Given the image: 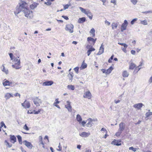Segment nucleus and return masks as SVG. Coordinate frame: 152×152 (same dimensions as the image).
I'll return each mask as SVG.
<instances>
[{
  "label": "nucleus",
  "mask_w": 152,
  "mask_h": 152,
  "mask_svg": "<svg viewBox=\"0 0 152 152\" xmlns=\"http://www.w3.org/2000/svg\"><path fill=\"white\" fill-rule=\"evenodd\" d=\"M110 2L113 3L115 5L116 4V0H111Z\"/></svg>",
  "instance_id": "nucleus-44"
},
{
  "label": "nucleus",
  "mask_w": 152,
  "mask_h": 152,
  "mask_svg": "<svg viewBox=\"0 0 152 152\" xmlns=\"http://www.w3.org/2000/svg\"><path fill=\"white\" fill-rule=\"evenodd\" d=\"M129 150H132L134 152H135L137 151V148H134L133 147H131L129 148Z\"/></svg>",
  "instance_id": "nucleus-38"
},
{
  "label": "nucleus",
  "mask_w": 152,
  "mask_h": 152,
  "mask_svg": "<svg viewBox=\"0 0 152 152\" xmlns=\"http://www.w3.org/2000/svg\"><path fill=\"white\" fill-rule=\"evenodd\" d=\"M129 75V74L126 71H124L123 72L122 75L124 77H127Z\"/></svg>",
  "instance_id": "nucleus-25"
},
{
  "label": "nucleus",
  "mask_w": 152,
  "mask_h": 152,
  "mask_svg": "<svg viewBox=\"0 0 152 152\" xmlns=\"http://www.w3.org/2000/svg\"><path fill=\"white\" fill-rule=\"evenodd\" d=\"M86 19L85 17L80 18L79 19L78 23H82L86 21Z\"/></svg>",
  "instance_id": "nucleus-17"
},
{
  "label": "nucleus",
  "mask_w": 152,
  "mask_h": 152,
  "mask_svg": "<svg viewBox=\"0 0 152 152\" xmlns=\"http://www.w3.org/2000/svg\"><path fill=\"white\" fill-rule=\"evenodd\" d=\"M79 9L82 12L84 13L85 14L86 13V12H87V11H86L82 7H79Z\"/></svg>",
  "instance_id": "nucleus-34"
},
{
  "label": "nucleus",
  "mask_w": 152,
  "mask_h": 152,
  "mask_svg": "<svg viewBox=\"0 0 152 152\" xmlns=\"http://www.w3.org/2000/svg\"><path fill=\"white\" fill-rule=\"evenodd\" d=\"M62 18H63L64 19H65L66 20H68L69 19L68 18L67 16H62Z\"/></svg>",
  "instance_id": "nucleus-51"
},
{
  "label": "nucleus",
  "mask_w": 152,
  "mask_h": 152,
  "mask_svg": "<svg viewBox=\"0 0 152 152\" xmlns=\"http://www.w3.org/2000/svg\"><path fill=\"white\" fill-rule=\"evenodd\" d=\"M53 82L52 81H48L44 82L42 84L43 86H50L52 85Z\"/></svg>",
  "instance_id": "nucleus-15"
},
{
  "label": "nucleus",
  "mask_w": 152,
  "mask_h": 152,
  "mask_svg": "<svg viewBox=\"0 0 152 152\" xmlns=\"http://www.w3.org/2000/svg\"><path fill=\"white\" fill-rule=\"evenodd\" d=\"M12 83L8 80H6V79H4L3 83V85L4 86H10L12 85Z\"/></svg>",
  "instance_id": "nucleus-8"
},
{
  "label": "nucleus",
  "mask_w": 152,
  "mask_h": 152,
  "mask_svg": "<svg viewBox=\"0 0 152 152\" xmlns=\"http://www.w3.org/2000/svg\"><path fill=\"white\" fill-rule=\"evenodd\" d=\"M137 20V18H135L133 19L131 22V23L132 25H133L134 24V23L135 21H136Z\"/></svg>",
  "instance_id": "nucleus-36"
},
{
  "label": "nucleus",
  "mask_w": 152,
  "mask_h": 152,
  "mask_svg": "<svg viewBox=\"0 0 152 152\" xmlns=\"http://www.w3.org/2000/svg\"><path fill=\"white\" fill-rule=\"evenodd\" d=\"M81 146L80 145H78L77 146V148L79 149H80L81 148Z\"/></svg>",
  "instance_id": "nucleus-62"
},
{
  "label": "nucleus",
  "mask_w": 152,
  "mask_h": 152,
  "mask_svg": "<svg viewBox=\"0 0 152 152\" xmlns=\"http://www.w3.org/2000/svg\"><path fill=\"white\" fill-rule=\"evenodd\" d=\"M143 104L142 103H139L134 104L133 107L137 110H140L142 107Z\"/></svg>",
  "instance_id": "nucleus-13"
},
{
  "label": "nucleus",
  "mask_w": 152,
  "mask_h": 152,
  "mask_svg": "<svg viewBox=\"0 0 152 152\" xmlns=\"http://www.w3.org/2000/svg\"><path fill=\"white\" fill-rule=\"evenodd\" d=\"M128 23L127 21L126 20H125L121 26V32H123L126 29Z\"/></svg>",
  "instance_id": "nucleus-7"
},
{
  "label": "nucleus",
  "mask_w": 152,
  "mask_h": 152,
  "mask_svg": "<svg viewBox=\"0 0 152 152\" xmlns=\"http://www.w3.org/2000/svg\"><path fill=\"white\" fill-rule=\"evenodd\" d=\"M0 124H1V126H0L1 128H2L3 126H4L5 125L4 124V123L3 121H1V122Z\"/></svg>",
  "instance_id": "nucleus-48"
},
{
  "label": "nucleus",
  "mask_w": 152,
  "mask_h": 152,
  "mask_svg": "<svg viewBox=\"0 0 152 152\" xmlns=\"http://www.w3.org/2000/svg\"><path fill=\"white\" fill-rule=\"evenodd\" d=\"M4 142L5 144L6 145L7 147L10 148L11 147L12 145L9 143L7 141V140H5L4 141Z\"/></svg>",
  "instance_id": "nucleus-27"
},
{
  "label": "nucleus",
  "mask_w": 152,
  "mask_h": 152,
  "mask_svg": "<svg viewBox=\"0 0 152 152\" xmlns=\"http://www.w3.org/2000/svg\"><path fill=\"white\" fill-rule=\"evenodd\" d=\"M87 40L88 41H92L93 42L94 44L95 43V41L94 40V39L91 37H88Z\"/></svg>",
  "instance_id": "nucleus-28"
},
{
  "label": "nucleus",
  "mask_w": 152,
  "mask_h": 152,
  "mask_svg": "<svg viewBox=\"0 0 152 152\" xmlns=\"http://www.w3.org/2000/svg\"><path fill=\"white\" fill-rule=\"evenodd\" d=\"M23 128L25 129L26 130H28L29 129L28 127L27 126V125L25 124L24 127H23Z\"/></svg>",
  "instance_id": "nucleus-42"
},
{
  "label": "nucleus",
  "mask_w": 152,
  "mask_h": 152,
  "mask_svg": "<svg viewBox=\"0 0 152 152\" xmlns=\"http://www.w3.org/2000/svg\"><path fill=\"white\" fill-rule=\"evenodd\" d=\"M85 14L87 15L90 19L91 20L92 19V15L90 12L89 11H87Z\"/></svg>",
  "instance_id": "nucleus-19"
},
{
  "label": "nucleus",
  "mask_w": 152,
  "mask_h": 152,
  "mask_svg": "<svg viewBox=\"0 0 152 152\" xmlns=\"http://www.w3.org/2000/svg\"><path fill=\"white\" fill-rule=\"evenodd\" d=\"M41 110V109H39L37 111H34V114H38L40 112Z\"/></svg>",
  "instance_id": "nucleus-47"
},
{
  "label": "nucleus",
  "mask_w": 152,
  "mask_h": 152,
  "mask_svg": "<svg viewBox=\"0 0 152 152\" xmlns=\"http://www.w3.org/2000/svg\"><path fill=\"white\" fill-rule=\"evenodd\" d=\"M105 23L106 24H107L108 26H110V23L107 20H106L105 21Z\"/></svg>",
  "instance_id": "nucleus-49"
},
{
  "label": "nucleus",
  "mask_w": 152,
  "mask_h": 152,
  "mask_svg": "<svg viewBox=\"0 0 152 152\" xmlns=\"http://www.w3.org/2000/svg\"><path fill=\"white\" fill-rule=\"evenodd\" d=\"M11 60H13V61L15 62V63L12 65V66L13 68L16 69H19V60L17 58H15L13 56L12 53H10L9 54Z\"/></svg>",
  "instance_id": "nucleus-2"
},
{
  "label": "nucleus",
  "mask_w": 152,
  "mask_h": 152,
  "mask_svg": "<svg viewBox=\"0 0 152 152\" xmlns=\"http://www.w3.org/2000/svg\"><path fill=\"white\" fill-rule=\"evenodd\" d=\"M22 143L25 145L28 148L30 149H32L33 146L31 142H28L27 140H24L22 142V137L20 136V144H21Z\"/></svg>",
  "instance_id": "nucleus-3"
},
{
  "label": "nucleus",
  "mask_w": 152,
  "mask_h": 152,
  "mask_svg": "<svg viewBox=\"0 0 152 152\" xmlns=\"http://www.w3.org/2000/svg\"><path fill=\"white\" fill-rule=\"evenodd\" d=\"M95 30L94 28H92L90 30V33L91 34L95 33Z\"/></svg>",
  "instance_id": "nucleus-43"
},
{
  "label": "nucleus",
  "mask_w": 152,
  "mask_h": 152,
  "mask_svg": "<svg viewBox=\"0 0 152 152\" xmlns=\"http://www.w3.org/2000/svg\"><path fill=\"white\" fill-rule=\"evenodd\" d=\"M131 53L133 55H135L136 53V52H135V50H131Z\"/></svg>",
  "instance_id": "nucleus-50"
},
{
  "label": "nucleus",
  "mask_w": 152,
  "mask_h": 152,
  "mask_svg": "<svg viewBox=\"0 0 152 152\" xmlns=\"http://www.w3.org/2000/svg\"><path fill=\"white\" fill-rule=\"evenodd\" d=\"M112 27L113 29L114 28H116L117 27V24L113 23L112 24Z\"/></svg>",
  "instance_id": "nucleus-35"
},
{
  "label": "nucleus",
  "mask_w": 152,
  "mask_h": 152,
  "mask_svg": "<svg viewBox=\"0 0 152 152\" xmlns=\"http://www.w3.org/2000/svg\"><path fill=\"white\" fill-rule=\"evenodd\" d=\"M149 82L150 83H152V76L150 78V79L149 80Z\"/></svg>",
  "instance_id": "nucleus-61"
},
{
  "label": "nucleus",
  "mask_w": 152,
  "mask_h": 152,
  "mask_svg": "<svg viewBox=\"0 0 152 152\" xmlns=\"http://www.w3.org/2000/svg\"><path fill=\"white\" fill-rule=\"evenodd\" d=\"M91 94L89 91H87L83 95V97L85 98H88L90 99L91 98Z\"/></svg>",
  "instance_id": "nucleus-14"
},
{
  "label": "nucleus",
  "mask_w": 152,
  "mask_h": 152,
  "mask_svg": "<svg viewBox=\"0 0 152 152\" xmlns=\"http://www.w3.org/2000/svg\"><path fill=\"white\" fill-rule=\"evenodd\" d=\"M55 102L57 104H59L60 103V102L58 101V99H55Z\"/></svg>",
  "instance_id": "nucleus-57"
},
{
  "label": "nucleus",
  "mask_w": 152,
  "mask_h": 152,
  "mask_svg": "<svg viewBox=\"0 0 152 152\" xmlns=\"http://www.w3.org/2000/svg\"><path fill=\"white\" fill-rule=\"evenodd\" d=\"M13 97L12 95L9 93H7L5 96V98L6 99H8L11 97Z\"/></svg>",
  "instance_id": "nucleus-20"
},
{
  "label": "nucleus",
  "mask_w": 152,
  "mask_h": 152,
  "mask_svg": "<svg viewBox=\"0 0 152 152\" xmlns=\"http://www.w3.org/2000/svg\"><path fill=\"white\" fill-rule=\"evenodd\" d=\"M104 50V45H103V43L101 45L99 50V51L97 54V55H100L102 54Z\"/></svg>",
  "instance_id": "nucleus-10"
},
{
  "label": "nucleus",
  "mask_w": 152,
  "mask_h": 152,
  "mask_svg": "<svg viewBox=\"0 0 152 152\" xmlns=\"http://www.w3.org/2000/svg\"><path fill=\"white\" fill-rule=\"evenodd\" d=\"M125 127V124L123 122L121 123L119 125V128L118 129V132L116 134V135L119 134V135L124 130Z\"/></svg>",
  "instance_id": "nucleus-5"
},
{
  "label": "nucleus",
  "mask_w": 152,
  "mask_h": 152,
  "mask_svg": "<svg viewBox=\"0 0 152 152\" xmlns=\"http://www.w3.org/2000/svg\"><path fill=\"white\" fill-rule=\"evenodd\" d=\"M73 25L72 24L70 23L66 25L65 29L70 33H72L73 32Z\"/></svg>",
  "instance_id": "nucleus-4"
},
{
  "label": "nucleus",
  "mask_w": 152,
  "mask_h": 152,
  "mask_svg": "<svg viewBox=\"0 0 152 152\" xmlns=\"http://www.w3.org/2000/svg\"><path fill=\"white\" fill-rule=\"evenodd\" d=\"M141 23L144 25H146L148 24L147 21L146 20H144L141 21Z\"/></svg>",
  "instance_id": "nucleus-32"
},
{
  "label": "nucleus",
  "mask_w": 152,
  "mask_h": 152,
  "mask_svg": "<svg viewBox=\"0 0 152 152\" xmlns=\"http://www.w3.org/2000/svg\"><path fill=\"white\" fill-rule=\"evenodd\" d=\"M37 6V4L36 3H34L31 5L30 6V8L33 10Z\"/></svg>",
  "instance_id": "nucleus-22"
},
{
  "label": "nucleus",
  "mask_w": 152,
  "mask_h": 152,
  "mask_svg": "<svg viewBox=\"0 0 152 152\" xmlns=\"http://www.w3.org/2000/svg\"><path fill=\"white\" fill-rule=\"evenodd\" d=\"M123 46L124 47V48H125V49H126L128 47L127 45L125 43H124L123 45Z\"/></svg>",
  "instance_id": "nucleus-58"
},
{
  "label": "nucleus",
  "mask_w": 152,
  "mask_h": 152,
  "mask_svg": "<svg viewBox=\"0 0 152 152\" xmlns=\"http://www.w3.org/2000/svg\"><path fill=\"white\" fill-rule=\"evenodd\" d=\"M67 104L65 105V107L67 109L68 111L70 112H71L72 111V107L70 105V102L69 101H67Z\"/></svg>",
  "instance_id": "nucleus-12"
},
{
  "label": "nucleus",
  "mask_w": 152,
  "mask_h": 152,
  "mask_svg": "<svg viewBox=\"0 0 152 152\" xmlns=\"http://www.w3.org/2000/svg\"><path fill=\"white\" fill-rule=\"evenodd\" d=\"M90 135V132H83L80 134L79 135L82 137H87Z\"/></svg>",
  "instance_id": "nucleus-11"
},
{
  "label": "nucleus",
  "mask_w": 152,
  "mask_h": 152,
  "mask_svg": "<svg viewBox=\"0 0 152 152\" xmlns=\"http://www.w3.org/2000/svg\"><path fill=\"white\" fill-rule=\"evenodd\" d=\"M76 119L77 121L80 122L82 121V118L79 114H77V115Z\"/></svg>",
  "instance_id": "nucleus-24"
},
{
  "label": "nucleus",
  "mask_w": 152,
  "mask_h": 152,
  "mask_svg": "<svg viewBox=\"0 0 152 152\" xmlns=\"http://www.w3.org/2000/svg\"><path fill=\"white\" fill-rule=\"evenodd\" d=\"M3 69L2 71L4 72L6 74H7L8 73V70L7 69H5L4 66H3Z\"/></svg>",
  "instance_id": "nucleus-30"
},
{
  "label": "nucleus",
  "mask_w": 152,
  "mask_h": 152,
  "mask_svg": "<svg viewBox=\"0 0 152 152\" xmlns=\"http://www.w3.org/2000/svg\"><path fill=\"white\" fill-rule=\"evenodd\" d=\"M33 102L37 106H40V104L42 103L41 100L37 97H36L34 99Z\"/></svg>",
  "instance_id": "nucleus-6"
},
{
  "label": "nucleus",
  "mask_w": 152,
  "mask_h": 152,
  "mask_svg": "<svg viewBox=\"0 0 152 152\" xmlns=\"http://www.w3.org/2000/svg\"><path fill=\"white\" fill-rule=\"evenodd\" d=\"M45 4L48 5H50L51 4V3L50 1H48L47 2H45Z\"/></svg>",
  "instance_id": "nucleus-45"
},
{
  "label": "nucleus",
  "mask_w": 152,
  "mask_h": 152,
  "mask_svg": "<svg viewBox=\"0 0 152 152\" xmlns=\"http://www.w3.org/2000/svg\"><path fill=\"white\" fill-rule=\"evenodd\" d=\"M10 141L13 143H14L16 141V137L14 135H10Z\"/></svg>",
  "instance_id": "nucleus-16"
},
{
  "label": "nucleus",
  "mask_w": 152,
  "mask_h": 152,
  "mask_svg": "<svg viewBox=\"0 0 152 152\" xmlns=\"http://www.w3.org/2000/svg\"><path fill=\"white\" fill-rule=\"evenodd\" d=\"M136 66L135 64L132 63L130 65L129 69H133Z\"/></svg>",
  "instance_id": "nucleus-26"
},
{
  "label": "nucleus",
  "mask_w": 152,
  "mask_h": 152,
  "mask_svg": "<svg viewBox=\"0 0 152 152\" xmlns=\"http://www.w3.org/2000/svg\"><path fill=\"white\" fill-rule=\"evenodd\" d=\"M101 131H105L106 132V133H107V131H106V129H105L104 128H102V129L101 130Z\"/></svg>",
  "instance_id": "nucleus-60"
},
{
  "label": "nucleus",
  "mask_w": 152,
  "mask_h": 152,
  "mask_svg": "<svg viewBox=\"0 0 152 152\" xmlns=\"http://www.w3.org/2000/svg\"><path fill=\"white\" fill-rule=\"evenodd\" d=\"M91 152V150L90 149L87 150L85 151V152Z\"/></svg>",
  "instance_id": "nucleus-64"
},
{
  "label": "nucleus",
  "mask_w": 152,
  "mask_h": 152,
  "mask_svg": "<svg viewBox=\"0 0 152 152\" xmlns=\"http://www.w3.org/2000/svg\"><path fill=\"white\" fill-rule=\"evenodd\" d=\"M146 118L148 117L151 115H152V112H147L145 114Z\"/></svg>",
  "instance_id": "nucleus-31"
},
{
  "label": "nucleus",
  "mask_w": 152,
  "mask_h": 152,
  "mask_svg": "<svg viewBox=\"0 0 152 152\" xmlns=\"http://www.w3.org/2000/svg\"><path fill=\"white\" fill-rule=\"evenodd\" d=\"M87 120L88 121H90L92 122L93 121H97V119H92L90 118L88 119Z\"/></svg>",
  "instance_id": "nucleus-37"
},
{
  "label": "nucleus",
  "mask_w": 152,
  "mask_h": 152,
  "mask_svg": "<svg viewBox=\"0 0 152 152\" xmlns=\"http://www.w3.org/2000/svg\"><path fill=\"white\" fill-rule=\"evenodd\" d=\"M70 5L68 4H66L65 5H64V10H65L68 8L70 6Z\"/></svg>",
  "instance_id": "nucleus-41"
},
{
  "label": "nucleus",
  "mask_w": 152,
  "mask_h": 152,
  "mask_svg": "<svg viewBox=\"0 0 152 152\" xmlns=\"http://www.w3.org/2000/svg\"><path fill=\"white\" fill-rule=\"evenodd\" d=\"M72 43L74 45H76L77 43V42L75 41L72 42Z\"/></svg>",
  "instance_id": "nucleus-63"
},
{
  "label": "nucleus",
  "mask_w": 152,
  "mask_h": 152,
  "mask_svg": "<svg viewBox=\"0 0 152 152\" xmlns=\"http://www.w3.org/2000/svg\"><path fill=\"white\" fill-rule=\"evenodd\" d=\"M20 149L22 151V152H26V151L22 147H20Z\"/></svg>",
  "instance_id": "nucleus-53"
},
{
  "label": "nucleus",
  "mask_w": 152,
  "mask_h": 152,
  "mask_svg": "<svg viewBox=\"0 0 152 152\" xmlns=\"http://www.w3.org/2000/svg\"><path fill=\"white\" fill-rule=\"evenodd\" d=\"M114 55H112L110 57V58H109L108 60V62L109 63L112 62V60L113 58Z\"/></svg>",
  "instance_id": "nucleus-39"
},
{
  "label": "nucleus",
  "mask_w": 152,
  "mask_h": 152,
  "mask_svg": "<svg viewBox=\"0 0 152 152\" xmlns=\"http://www.w3.org/2000/svg\"><path fill=\"white\" fill-rule=\"evenodd\" d=\"M91 51L90 50H88L87 53L88 56H89L90 55L91 53Z\"/></svg>",
  "instance_id": "nucleus-54"
},
{
  "label": "nucleus",
  "mask_w": 152,
  "mask_h": 152,
  "mask_svg": "<svg viewBox=\"0 0 152 152\" xmlns=\"http://www.w3.org/2000/svg\"><path fill=\"white\" fill-rule=\"evenodd\" d=\"M79 69V67H76L74 68V70L75 72L77 74L78 72V70Z\"/></svg>",
  "instance_id": "nucleus-40"
},
{
  "label": "nucleus",
  "mask_w": 152,
  "mask_h": 152,
  "mask_svg": "<svg viewBox=\"0 0 152 152\" xmlns=\"http://www.w3.org/2000/svg\"><path fill=\"white\" fill-rule=\"evenodd\" d=\"M67 88L69 89H70L72 90H73L75 89V87L74 86L72 85H68Z\"/></svg>",
  "instance_id": "nucleus-29"
},
{
  "label": "nucleus",
  "mask_w": 152,
  "mask_h": 152,
  "mask_svg": "<svg viewBox=\"0 0 152 152\" xmlns=\"http://www.w3.org/2000/svg\"><path fill=\"white\" fill-rule=\"evenodd\" d=\"M21 1V3H20V12L23 13L28 18L30 19L32 18L33 17L32 11L27 9V4L26 2Z\"/></svg>",
  "instance_id": "nucleus-1"
},
{
  "label": "nucleus",
  "mask_w": 152,
  "mask_h": 152,
  "mask_svg": "<svg viewBox=\"0 0 152 152\" xmlns=\"http://www.w3.org/2000/svg\"><path fill=\"white\" fill-rule=\"evenodd\" d=\"M86 123V122L84 121H83L81 122L82 125L84 126V125Z\"/></svg>",
  "instance_id": "nucleus-52"
},
{
  "label": "nucleus",
  "mask_w": 152,
  "mask_h": 152,
  "mask_svg": "<svg viewBox=\"0 0 152 152\" xmlns=\"http://www.w3.org/2000/svg\"><path fill=\"white\" fill-rule=\"evenodd\" d=\"M120 102V100H118L116 101V100H114V102L115 104H117L118 103H119Z\"/></svg>",
  "instance_id": "nucleus-55"
},
{
  "label": "nucleus",
  "mask_w": 152,
  "mask_h": 152,
  "mask_svg": "<svg viewBox=\"0 0 152 152\" xmlns=\"http://www.w3.org/2000/svg\"><path fill=\"white\" fill-rule=\"evenodd\" d=\"M21 104L25 108H28L30 106V103L26 100L23 103H22Z\"/></svg>",
  "instance_id": "nucleus-9"
},
{
  "label": "nucleus",
  "mask_w": 152,
  "mask_h": 152,
  "mask_svg": "<svg viewBox=\"0 0 152 152\" xmlns=\"http://www.w3.org/2000/svg\"><path fill=\"white\" fill-rule=\"evenodd\" d=\"M111 143L112 145H117V146H120L121 145V143H118L117 141L115 140H114L113 141L111 142Z\"/></svg>",
  "instance_id": "nucleus-18"
},
{
  "label": "nucleus",
  "mask_w": 152,
  "mask_h": 152,
  "mask_svg": "<svg viewBox=\"0 0 152 152\" xmlns=\"http://www.w3.org/2000/svg\"><path fill=\"white\" fill-rule=\"evenodd\" d=\"M88 122L86 124V126L87 127H91L92 126V123L90 121H88Z\"/></svg>",
  "instance_id": "nucleus-33"
},
{
  "label": "nucleus",
  "mask_w": 152,
  "mask_h": 152,
  "mask_svg": "<svg viewBox=\"0 0 152 152\" xmlns=\"http://www.w3.org/2000/svg\"><path fill=\"white\" fill-rule=\"evenodd\" d=\"M91 51V52L94 51L95 50V49L93 48H90L89 49Z\"/></svg>",
  "instance_id": "nucleus-56"
},
{
  "label": "nucleus",
  "mask_w": 152,
  "mask_h": 152,
  "mask_svg": "<svg viewBox=\"0 0 152 152\" xmlns=\"http://www.w3.org/2000/svg\"><path fill=\"white\" fill-rule=\"evenodd\" d=\"M101 71H102L103 73H105V74H106V71L105 69H101Z\"/></svg>",
  "instance_id": "nucleus-59"
},
{
  "label": "nucleus",
  "mask_w": 152,
  "mask_h": 152,
  "mask_svg": "<svg viewBox=\"0 0 152 152\" xmlns=\"http://www.w3.org/2000/svg\"><path fill=\"white\" fill-rule=\"evenodd\" d=\"M84 61L83 62L81 66L80 67L81 69H83L86 68L87 66V64L84 63Z\"/></svg>",
  "instance_id": "nucleus-21"
},
{
  "label": "nucleus",
  "mask_w": 152,
  "mask_h": 152,
  "mask_svg": "<svg viewBox=\"0 0 152 152\" xmlns=\"http://www.w3.org/2000/svg\"><path fill=\"white\" fill-rule=\"evenodd\" d=\"M113 70V67L112 66H110L108 69L106 70V74H109Z\"/></svg>",
  "instance_id": "nucleus-23"
},
{
  "label": "nucleus",
  "mask_w": 152,
  "mask_h": 152,
  "mask_svg": "<svg viewBox=\"0 0 152 152\" xmlns=\"http://www.w3.org/2000/svg\"><path fill=\"white\" fill-rule=\"evenodd\" d=\"M131 2L134 5L136 4L137 1L136 0H131Z\"/></svg>",
  "instance_id": "nucleus-46"
}]
</instances>
